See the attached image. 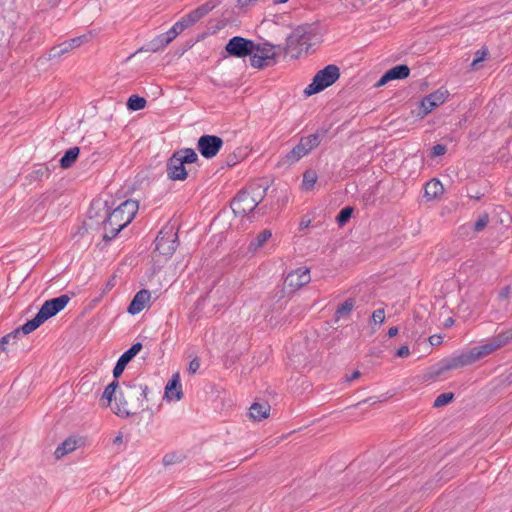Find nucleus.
I'll list each match as a JSON object with an SVG mask.
<instances>
[{
	"label": "nucleus",
	"instance_id": "1",
	"mask_svg": "<svg viewBox=\"0 0 512 512\" xmlns=\"http://www.w3.org/2000/svg\"><path fill=\"white\" fill-rule=\"evenodd\" d=\"M139 209L138 202L132 199L125 200L117 208L109 212L107 202H93L88 211L89 220L98 216L103 218V240L114 239L118 233L132 222Z\"/></svg>",
	"mask_w": 512,
	"mask_h": 512
},
{
	"label": "nucleus",
	"instance_id": "2",
	"mask_svg": "<svg viewBox=\"0 0 512 512\" xmlns=\"http://www.w3.org/2000/svg\"><path fill=\"white\" fill-rule=\"evenodd\" d=\"M510 340H512V329L497 334L485 344L473 347L469 351L462 352L457 356L443 358L432 366L431 377H438L446 371L472 365L481 358L505 346Z\"/></svg>",
	"mask_w": 512,
	"mask_h": 512
},
{
	"label": "nucleus",
	"instance_id": "3",
	"mask_svg": "<svg viewBox=\"0 0 512 512\" xmlns=\"http://www.w3.org/2000/svg\"><path fill=\"white\" fill-rule=\"evenodd\" d=\"M148 390V386L138 379L123 382L118 397L115 398L113 412L117 416L128 418L148 410Z\"/></svg>",
	"mask_w": 512,
	"mask_h": 512
},
{
	"label": "nucleus",
	"instance_id": "4",
	"mask_svg": "<svg viewBox=\"0 0 512 512\" xmlns=\"http://www.w3.org/2000/svg\"><path fill=\"white\" fill-rule=\"evenodd\" d=\"M268 186L261 183H251L237 193L231 202V208L235 215L245 216L251 213L263 201Z\"/></svg>",
	"mask_w": 512,
	"mask_h": 512
},
{
	"label": "nucleus",
	"instance_id": "5",
	"mask_svg": "<svg viewBox=\"0 0 512 512\" xmlns=\"http://www.w3.org/2000/svg\"><path fill=\"white\" fill-rule=\"evenodd\" d=\"M69 301L70 297L66 294L45 301L35 317L22 325V333L26 335L36 330L46 320L63 310Z\"/></svg>",
	"mask_w": 512,
	"mask_h": 512
},
{
	"label": "nucleus",
	"instance_id": "6",
	"mask_svg": "<svg viewBox=\"0 0 512 512\" xmlns=\"http://www.w3.org/2000/svg\"><path fill=\"white\" fill-rule=\"evenodd\" d=\"M314 36L312 28L309 25H300L295 28L286 39L285 46L282 47L283 53L297 58L302 52H308L311 47V40Z\"/></svg>",
	"mask_w": 512,
	"mask_h": 512
},
{
	"label": "nucleus",
	"instance_id": "7",
	"mask_svg": "<svg viewBox=\"0 0 512 512\" xmlns=\"http://www.w3.org/2000/svg\"><path fill=\"white\" fill-rule=\"evenodd\" d=\"M179 246L178 229L175 225L167 223L158 232L155 238V251L160 256H172Z\"/></svg>",
	"mask_w": 512,
	"mask_h": 512
},
{
	"label": "nucleus",
	"instance_id": "8",
	"mask_svg": "<svg viewBox=\"0 0 512 512\" xmlns=\"http://www.w3.org/2000/svg\"><path fill=\"white\" fill-rule=\"evenodd\" d=\"M280 52H283L281 45H273L269 42L255 43V50L250 58V64L257 69L274 65Z\"/></svg>",
	"mask_w": 512,
	"mask_h": 512
},
{
	"label": "nucleus",
	"instance_id": "9",
	"mask_svg": "<svg viewBox=\"0 0 512 512\" xmlns=\"http://www.w3.org/2000/svg\"><path fill=\"white\" fill-rule=\"evenodd\" d=\"M339 77V67L334 64L327 65L315 74L312 82L305 88L304 93L307 96L319 93L327 87L333 85L339 79Z\"/></svg>",
	"mask_w": 512,
	"mask_h": 512
},
{
	"label": "nucleus",
	"instance_id": "10",
	"mask_svg": "<svg viewBox=\"0 0 512 512\" xmlns=\"http://www.w3.org/2000/svg\"><path fill=\"white\" fill-rule=\"evenodd\" d=\"M321 141L322 135L318 132L301 137L299 143L283 157V163L288 165L296 163L319 146Z\"/></svg>",
	"mask_w": 512,
	"mask_h": 512
},
{
	"label": "nucleus",
	"instance_id": "11",
	"mask_svg": "<svg viewBox=\"0 0 512 512\" xmlns=\"http://www.w3.org/2000/svg\"><path fill=\"white\" fill-rule=\"evenodd\" d=\"M225 50L228 53V55L233 57H251L255 50V42L253 40L246 39L241 36H234L231 39H229L228 43L225 46Z\"/></svg>",
	"mask_w": 512,
	"mask_h": 512
},
{
	"label": "nucleus",
	"instance_id": "12",
	"mask_svg": "<svg viewBox=\"0 0 512 512\" xmlns=\"http://www.w3.org/2000/svg\"><path fill=\"white\" fill-rule=\"evenodd\" d=\"M223 146V140L216 135H203L198 139L197 149L200 154L206 158L211 159L217 155Z\"/></svg>",
	"mask_w": 512,
	"mask_h": 512
},
{
	"label": "nucleus",
	"instance_id": "13",
	"mask_svg": "<svg viewBox=\"0 0 512 512\" xmlns=\"http://www.w3.org/2000/svg\"><path fill=\"white\" fill-rule=\"evenodd\" d=\"M311 280L310 270L307 267H301L289 272L284 280V287L288 292H295L302 286L308 284Z\"/></svg>",
	"mask_w": 512,
	"mask_h": 512
},
{
	"label": "nucleus",
	"instance_id": "14",
	"mask_svg": "<svg viewBox=\"0 0 512 512\" xmlns=\"http://www.w3.org/2000/svg\"><path fill=\"white\" fill-rule=\"evenodd\" d=\"M142 348V343L136 342L119 357L113 368V377L115 379H118L122 375L127 364L142 350Z\"/></svg>",
	"mask_w": 512,
	"mask_h": 512
},
{
	"label": "nucleus",
	"instance_id": "15",
	"mask_svg": "<svg viewBox=\"0 0 512 512\" xmlns=\"http://www.w3.org/2000/svg\"><path fill=\"white\" fill-rule=\"evenodd\" d=\"M166 171L168 178L173 181H183L188 176L183 162L179 157L175 155V153H173L172 156L167 160Z\"/></svg>",
	"mask_w": 512,
	"mask_h": 512
},
{
	"label": "nucleus",
	"instance_id": "16",
	"mask_svg": "<svg viewBox=\"0 0 512 512\" xmlns=\"http://www.w3.org/2000/svg\"><path fill=\"white\" fill-rule=\"evenodd\" d=\"M448 92L446 90L438 89L435 92L427 95L421 100V108L423 116L432 112L436 107L443 104L446 100Z\"/></svg>",
	"mask_w": 512,
	"mask_h": 512
},
{
	"label": "nucleus",
	"instance_id": "17",
	"mask_svg": "<svg viewBox=\"0 0 512 512\" xmlns=\"http://www.w3.org/2000/svg\"><path fill=\"white\" fill-rule=\"evenodd\" d=\"M150 298L151 293L149 290L142 289L138 291L128 306V313L131 315L140 313L145 308V305L150 300Z\"/></svg>",
	"mask_w": 512,
	"mask_h": 512
},
{
	"label": "nucleus",
	"instance_id": "18",
	"mask_svg": "<svg viewBox=\"0 0 512 512\" xmlns=\"http://www.w3.org/2000/svg\"><path fill=\"white\" fill-rule=\"evenodd\" d=\"M165 396L168 399L180 400L183 397V392L180 384V376L178 373L172 375L165 387Z\"/></svg>",
	"mask_w": 512,
	"mask_h": 512
},
{
	"label": "nucleus",
	"instance_id": "19",
	"mask_svg": "<svg viewBox=\"0 0 512 512\" xmlns=\"http://www.w3.org/2000/svg\"><path fill=\"white\" fill-rule=\"evenodd\" d=\"M444 193V187L438 179H431L425 184L424 197L428 200H435Z\"/></svg>",
	"mask_w": 512,
	"mask_h": 512
},
{
	"label": "nucleus",
	"instance_id": "20",
	"mask_svg": "<svg viewBox=\"0 0 512 512\" xmlns=\"http://www.w3.org/2000/svg\"><path fill=\"white\" fill-rule=\"evenodd\" d=\"M270 409L271 407L267 402H255L249 409V416L255 421H261L269 416Z\"/></svg>",
	"mask_w": 512,
	"mask_h": 512
},
{
	"label": "nucleus",
	"instance_id": "21",
	"mask_svg": "<svg viewBox=\"0 0 512 512\" xmlns=\"http://www.w3.org/2000/svg\"><path fill=\"white\" fill-rule=\"evenodd\" d=\"M222 0H208L201 6L197 7L196 9L192 10L189 14L196 23L201 18H203L206 14H208L211 10H213L215 7H217Z\"/></svg>",
	"mask_w": 512,
	"mask_h": 512
},
{
	"label": "nucleus",
	"instance_id": "22",
	"mask_svg": "<svg viewBox=\"0 0 512 512\" xmlns=\"http://www.w3.org/2000/svg\"><path fill=\"white\" fill-rule=\"evenodd\" d=\"M77 439L73 437H69L66 440H64L61 444L58 445V447L55 450V457L56 458H62L66 454L73 452L77 448Z\"/></svg>",
	"mask_w": 512,
	"mask_h": 512
},
{
	"label": "nucleus",
	"instance_id": "23",
	"mask_svg": "<svg viewBox=\"0 0 512 512\" xmlns=\"http://www.w3.org/2000/svg\"><path fill=\"white\" fill-rule=\"evenodd\" d=\"M80 153L79 147H72L68 149L62 158L60 159V166L63 169H68L73 166V164L76 162L78 156Z\"/></svg>",
	"mask_w": 512,
	"mask_h": 512
},
{
	"label": "nucleus",
	"instance_id": "24",
	"mask_svg": "<svg viewBox=\"0 0 512 512\" xmlns=\"http://www.w3.org/2000/svg\"><path fill=\"white\" fill-rule=\"evenodd\" d=\"M355 306V300L353 298H347L335 311V320L338 321L341 318H346L350 315Z\"/></svg>",
	"mask_w": 512,
	"mask_h": 512
},
{
	"label": "nucleus",
	"instance_id": "25",
	"mask_svg": "<svg viewBox=\"0 0 512 512\" xmlns=\"http://www.w3.org/2000/svg\"><path fill=\"white\" fill-rule=\"evenodd\" d=\"M386 73L390 80H402L410 75V68L405 64H401L387 70Z\"/></svg>",
	"mask_w": 512,
	"mask_h": 512
},
{
	"label": "nucleus",
	"instance_id": "26",
	"mask_svg": "<svg viewBox=\"0 0 512 512\" xmlns=\"http://www.w3.org/2000/svg\"><path fill=\"white\" fill-rule=\"evenodd\" d=\"M272 236L270 230L261 231L249 244V251L256 252V250L263 246V244Z\"/></svg>",
	"mask_w": 512,
	"mask_h": 512
},
{
	"label": "nucleus",
	"instance_id": "27",
	"mask_svg": "<svg viewBox=\"0 0 512 512\" xmlns=\"http://www.w3.org/2000/svg\"><path fill=\"white\" fill-rule=\"evenodd\" d=\"M177 157L183 162V164L194 163L198 160V155L191 148H184L174 152Z\"/></svg>",
	"mask_w": 512,
	"mask_h": 512
},
{
	"label": "nucleus",
	"instance_id": "28",
	"mask_svg": "<svg viewBox=\"0 0 512 512\" xmlns=\"http://www.w3.org/2000/svg\"><path fill=\"white\" fill-rule=\"evenodd\" d=\"M169 41L165 37V35L162 33L158 36H156L154 39H152L148 45L147 50L152 52H157L162 49H164L167 45H169Z\"/></svg>",
	"mask_w": 512,
	"mask_h": 512
},
{
	"label": "nucleus",
	"instance_id": "29",
	"mask_svg": "<svg viewBox=\"0 0 512 512\" xmlns=\"http://www.w3.org/2000/svg\"><path fill=\"white\" fill-rule=\"evenodd\" d=\"M146 103L147 102H146L145 98L140 97L138 95H132L129 97L126 105L129 110L138 111V110L145 108Z\"/></svg>",
	"mask_w": 512,
	"mask_h": 512
},
{
	"label": "nucleus",
	"instance_id": "30",
	"mask_svg": "<svg viewBox=\"0 0 512 512\" xmlns=\"http://www.w3.org/2000/svg\"><path fill=\"white\" fill-rule=\"evenodd\" d=\"M119 387V382L117 379H114L110 384H108L102 394V399H106L108 401V405L111 403L113 398H116V390Z\"/></svg>",
	"mask_w": 512,
	"mask_h": 512
},
{
	"label": "nucleus",
	"instance_id": "31",
	"mask_svg": "<svg viewBox=\"0 0 512 512\" xmlns=\"http://www.w3.org/2000/svg\"><path fill=\"white\" fill-rule=\"evenodd\" d=\"M317 181V174L314 170H307L303 174L302 185L306 190H311Z\"/></svg>",
	"mask_w": 512,
	"mask_h": 512
},
{
	"label": "nucleus",
	"instance_id": "32",
	"mask_svg": "<svg viewBox=\"0 0 512 512\" xmlns=\"http://www.w3.org/2000/svg\"><path fill=\"white\" fill-rule=\"evenodd\" d=\"M70 52L69 46L66 45L65 42L59 44L58 46H54L50 49L48 54V59H56L61 57L62 55Z\"/></svg>",
	"mask_w": 512,
	"mask_h": 512
},
{
	"label": "nucleus",
	"instance_id": "33",
	"mask_svg": "<svg viewBox=\"0 0 512 512\" xmlns=\"http://www.w3.org/2000/svg\"><path fill=\"white\" fill-rule=\"evenodd\" d=\"M22 333V326L8 333L0 339V353L6 350V345L16 339Z\"/></svg>",
	"mask_w": 512,
	"mask_h": 512
},
{
	"label": "nucleus",
	"instance_id": "34",
	"mask_svg": "<svg viewBox=\"0 0 512 512\" xmlns=\"http://www.w3.org/2000/svg\"><path fill=\"white\" fill-rule=\"evenodd\" d=\"M352 213H353V208L350 206H347V207H344L343 209H341L336 217V222L338 223V225L339 226L345 225L350 220Z\"/></svg>",
	"mask_w": 512,
	"mask_h": 512
},
{
	"label": "nucleus",
	"instance_id": "35",
	"mask_svg": "<svg viewBox=\"0 0 512 512\" xmlns=\"http://www.w3.org/2000/svg\"><path fill=\"white\" fill-rule=\"evenodd\" d=\"M454 399V394L452 392H446L438 395L434 400L433 407L439 408L451 403Z\"/></svg>",
	"mask_w": 512,
	"mask_h": 512
},
{
	"label": "nucleus",
	"instance_id": "36",
	"mask_svg": "<svg viewBox=\"0 0 512 512\" xmlns=\"http://www.w3.org/2000/svg\"><path fill=\"white\" fill-rule=\"evenodd\" d=\"M193 24H195V22L188 13L187 15L183 16L179 21H177L173 26L177 29L179 33H181Z\"/></svg>",
	"mask_w": 512,
	"mask_h": 512
},
{
	"label": "nucleus",
	"instance_id": "37",
	"mask_svg": "<svg viewBox=\"0 0 512 512\" xmlns=\"http://www.w3.org/2000/svg\"><path fill=\"white\" fill-rule=\"evenodd\" d=\"M489 223V216L488 214L484 213L479 216L477 221L474 223V231L475 232H481Z\"/></svg>",
	"mask_w": 512,
	"mask_h": 512
},
{
	"label": "nucleus",
	"instance_id": "38",
	"mask_svg": "<svg viewBox=\"0 0 512 512\" xmlns=\"http://www.w3.org/2000/svg\"><path fill=\"white\" fill-rule=\"evenodd\" d=\"M87 40V37L85 35H81L75 38H72L68 41H65L66 45L69 46L70 51L74 48L79 47Z\"/></svg>",
	"mask_w": 512,
	"mask_h": 512
},
{
	"label": "nucleus",
	"instance_id": "39",
	"mask_svg": "<svg viewBox=\"0 0 512 512\" xmlns=\"http://www.w3.org/2000/svg\"><path fill=\"white\" fill-rule=\"evenodd\" d=\"M385 320V311L383 308L377 309L372 313L371 322L374 324H382Z\"/></svg>",
	"mask_w": 512,
	"mask_h": 512
},
{
	"label": "nucleus",
	"instance_id": "40",
	"mask_svg": "<svg viewBox=\"0 0 512 512\" xmlns=\"http://www.w3.org/2000/svg\"><path fill=\"white\" fill-rule=\"evenodd\" d=\"M446 146L442 144H436L431 149V156L437 157L442 156L446 153Z\"/></svg>",
	"mask_w": 512,
	"mask_h": 512
},
{
	"label": "nucleus",
	"instance_id": "41",
	"mask_svg": "<svg viewBox=\"0 0 512 512\" xmlns=\"http://www.w3.org/2000/svg\"><path fill=\"white\" fill-rule=\"evenodd\" d=\"M163 34L165 35L169 43H171L180 33L174 26H172L167 32Z\"/></svg>",
	"mask_w": 512,
	"mask_h": 512
},
{
	"label": "nucleus",
	"instance_id": "42",
	"mask_svg": "<svg viewBox=\"0 0 512 512\" xmlns=\"http://www.w3.org/2000/svg\"><path fill=\"white\" fill-rule=\"evenodd\" d=\"M409 354H410V349L407 345L401 346L400 348L397 349V351L395 353V355L400 358L407 357V356H409Z\"/></svg>",
	"mask_w": 512,
	"mask_h": 512
},
{
	"label": "nucleus",
	"instance_id": "43",
	"mask_svg": "<svg viewBox=\"0 0 512 512\" xmlns=\"http://www.w3.org/2000/svg\"><path fill=\"white\" fill-rule=\"evenodd\" d=\"M199 368H200V362H199L198 358H194L193 360L190 361L188 371L191 374L196 373Z\"/></svg>",
	"mask_w": 512,
	"mask_h": 512
},
{
	"label": "nucleus",
	"instance_id": "44",
	"mask_svg": "<svg viewBox=\"0 0 512 512\" xmlns=\"http://www.w3.org/2000/svg\"><path fill=\"white\" fill-rule=\"evenodd\" d=\"M115 282H116V276L113 275L110 277V279L106 282L105 286H104V289H103V293H107L108 291H110L114 286H115Z\"/></svg>",
	"mask_w": 512,
	"mask_h": 512
},
{
	"label": "nucleus",
	"instance_id": "45",
	"mask_svg": "<svg viewBox=\"0 0 512 512\" xmlns=\"http://www.w3.org/2000/svg\"><path fill=\"white\" fill-rule=\"evenodd\" d=\"M510 286L507 285L505 286L504 288H502L498 294V299L499 300H506L508 297H509V294H510Z\"/></svg>",
	"mask_w": 512,
	"mask_h": 512
},
{
	"label": "nucleus",
	"instance_id": "46",
	"mask_svg": "<svg viewBox=\"0 0 512 512\" xmlns=\"http://www.w3.org/2000/svg\"><path fill=\"white\" fill-rule=\"evenodd\" d=\"M176 455L175 454H166L164 457H163V464L164 465H171V464H174L177 460H176Z\"/></svg>",
	"mask_w": 512,
	"mask_h": 512
},
{
	"label": "nucleus",
	"instance_id": "47",
	"mask_svg": "<svg viewBox=\"0 0 512 512\" xmlns=\"http://www.w3.org/2000/svg\"><path fill=\"white\" fill-rule=\"evenodd\" d=\"M390 80V77L388 76V74L385 72L382 77L378 80V82L376 83V87H381L385 84H387Z\"/></svg>",
	"mask_w": 512,
	"mask_h": 512
},
{
	"label": "nucleus",
	"instance_id": "48",
	"mask_svg": "<svg viewBox=\"0 0 512 512\" xmlns=\"http://www.w3.org/2000/svg\"><path fill=\"white\" fill-rule=\"evenodd\" d=\"M429 342L432 346L439 345L442 342V337L440 335H436V334L432 335L429 337Z\"/></svg>",
	"mask_w": 512,
	"mask_h": 512
},
{
	"label": "nucleus",
	"instance_id": "49",
	"mask_svg": "<svg viewBox=\"0 0 512 512\" xmlns=\"http://www.w3.org/2000/svg\"><path fill=\"white\" fill-rule=\"evenodd\" d=\"M37 177H42L44 175H48V169L46 167H40L38 170L34 171Z\"/></svg>",
	"mask_w": 512,
	"mask_h": 512
},
{
	"label": "nucleus",
	"instance_id": "50",
	"mask_svg": "<svg viewBox=\"0 0 512 512\" xmlns=\"http://www.w3.org/2000/svg\"><path fill=\"white\" fill-rule=\"evenodd\" d=\"M397 334H398V328L396 326L390 327L387 332V336L389 338H392V337L396 336Z\"/></svg>",
	"mask_w": 512,
	"mask_h": 512
},
{
	"label": "nucleus",
	"instance_id": "51",
	"mask_svg": "<svg viewBox=\"0 0 512 512\" xmlns=\"http://www.w3.org/2000/svg\"><path fill=\"white\" fill-rule=\"evenodd\" d=\"M359 377H360V372L359 371H354L350 376L346 377V381L347 382H351V381H353V380H355V379H357Z\"/></svg>",
	"mask_w": 512,
	"mask_h": 512
},
{
	"label": "nucleus",
	"instance_id": "52",
	"mask_svg": "<svg viewBox=\"0 0 512 512\" xmlns=\"http://www.w3.org/2000/svg\"><path fill=\"white\" fill-rule=\"evenodd\" d=\"M453 324H454V319H453L452 317L447 318V319L444 321V323H443V325H444V327H445V328H450V327H452V326H453Z\"/></svg>",
	"mask_w": 512,
	"mask_h": 512
},
{
	"label": "nucleus",
	"instance_id": "53",
	"mask_svg": "<svg viewBox=\"0 0 512 512\" xmlns=\"http://www.w3.org/2000/svg\"><path fill=\"white\" fill-rule=\"evenodd\" d=\"M309 224H310V220H306V221H305V220H302V221L300 222L299 228H300L301 230H302V229H305V228H307V227L309 226Z\"/></svg>",
	"mask_w": 512,
	"mask_h": 512
},
{
	"label": "nucleus",
	"instance_id": "54",
	"mask_svg": "<svg viewBox=\"0 0 512 512\" xmlns=\"http://www.w3.org/2000/svg\"><path fill=\"white\" fill-rule=\"evenodd\" d=\"M121 442H122V435H121V434H119V435H117V436L115 437V439H114V443H115V444H119V443H121Z\"/></svg>",
	"mask_w": 512,
	"mask_h": 512
},
{
	"label": "nucleus",
	"instance_id": "55",
	"mask_svg": "<svg viewBox=\"0 0 512 512\" xmlns=\"http://www.w3.org/2000/svg\"><path fill=\"white\" fill-rule=\"evenodd\" d=\"M273 4L286 3L288 0H271Z\"/></svg>",
	"mask_w": 512,
	"mask_h": 512
},
{
	"label": "nucleus",
	"instance_id": "56",
	"mask_svg": "<svg viewBox=\"0 0 512 512\" xmlns=\"http://www.w3.org/2000/svg\"><path fill=\"white\" fill-rule=\"evenodd\" d=\"M481 60H482V58H481V57H480V58H477V59H474V60H473V62H472V66H473V67H474V66H476V64H477L478 62H480Z\"/></svg>",
	"mask_w": 512,
	"mask_h": 512
},
{
	"label": "nucleus",
	"instance_id": "57",
	"mask_svg": "<svg viewBox=\"0 0 512 512\" xmlns=\"http://www.w3.org/2000/svg\"><path fill=\"white\" fill-rule=\"evenodd\" d=\"M473 197L478 199V200L481 198L480 196H478V194H475V196H473Z\"/></svg>",
	"mask_w": 512,
	"mask_h": 512
},
{
	"label": "nucleus",
	"instance_id": "58",
	"mask_svg": "<svg viewBox=\"0 0 512 512\" xmlns=\"http://www.w3.org/2000/svg\"><path fill=\"white\" fill-rule=\"evenodd\" d=\"M473 197L478 199V200L481 198L480 196H478V194H475V196H473Z\"/></svg>",
	"mask_w": 512,
	"mask_h": 512
},
{
	"label": "nucleus",
	"instance_id": "59",
	"mask_svg": "<svg viewBox=\"0 0 512 512\" xmlns=\"http://www.w3.org/2000/svg\"><path fill=\"white\" fill-rule=\"evenodd\" d=\"M510 127L512 128V121H511Z\"/></svg>",
	"mask_w": 512,
	"mask_h": 512
}]
</instances>
